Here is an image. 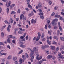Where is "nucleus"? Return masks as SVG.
I'll return each mask as SVG.
<instances>
[{
	"label": "nucleus",
	"mask_w": 64,
	"mask_h": 64,
	"mask_svg": "<svg viewBox=\"0 0 64 64\" xmlns=\"http://www.w3.org/2000/svg\"><path fill=\"white\" fill-rule=\"evenodd\" d=\"M25 38L24 36H22L20 37V38L21 39H22V41H25V38Z\"/></svg>",
	"instance_id": "1"
},
{
	"label": "nucleus",
	"mask_w": 64,
	"mask_h": 64,
	"mask_svg": "<svg viewBox=\"0 0 64 64\" xmlns=\"http://www.w3.org/2000/svg\"><path fill=\"white\" fill-rule=\"evenodd\" d=\"M51 24L52 25V26H55V25H57V23L56 22H55L52 20V22Z\"/></svg>",
	"instance_id": "2"
},
{
	"label": "nucleus",
	"mask_w": 64,
	"mask_h": 64,
	"mask_svg": "<svg viewBox=\"0 0 64 64\" xmlns=\"http://www.w3.org/2000/svg\"><path fill=\"white\" fill-rule=\"evenodd\" d=\"M10 28H11V26L9 25L8 26V27L7 28V30L8 32H10Z\"/></svg>",
	"instance_id": "3"
},
{
	"label": "nucleus",
	"mask_w": 64,
	"mask_h": 64,
	"mask_svg": "<svg viewBox=\"0 0 64 64\" xmlns=\"http://www.w3.org/2000/svg\"><path fill=\"white\" fill-rule=\"evenodd\" d=\"M31 22L32 23H34V24H35L36 23V21L35 20L32 19L31 20Z\"/></svg>",
	"instance_id": "4"
},
{
	"label": "nucleus",
	"mask_w": 64,
	"mask_h": 64,
	"mask_svg": "<svg viewBox=\"0 0 64 64\" xmlns=\"http://www.w3.org/2000/svg\"><path fill=\"white\" fill-rule=\"evenodd\" d=\"M30 57H34V53H30Z\"/></svg>",
	"instance_id": "5"
},
{
	"label": "nucleus",
	"mask_w": 64,
	"mask_h": 64,
	"mask_svg": "<svg viewBox=\"0 0 64 64\" xmlns=\"http://www.w3.org/2000/svg\"><path fill=\"white\" fill-rule=\"evenodd\" d=\"M52 58V56L51 55H48L47 56L46 58L48 59H51Z\"/></svg>",
	"instance_id": "6"
},
{
	"label": "nucleus",
	"mask_w": 64,
	"mask_h": 64,
	"mask_svg": "<svg viewBox=\"0 0 64 64\" xmlns=\"http://www.w3.org/2000/svg\"><path fill=\"white\" fill-rule=\"evenodd\" d=\"M20 62L21 63H22V62H23L24 61V60L22 59H20L19 60Z\"/></svg>",
	"instance_id": "7"
},
{
	"label": "nucleus",
	"mask_w": 64,
	"mask_h": 64,
	"mask_svg": "<svg viewBox=\"0 0 64 64\" xmlns=\"http://www.w3.org/2000/svg\"><path fill=\"white\" fill-rule=\"evenodd\" d=\"M8 60H10L12 59V57H11V56L10 55L8 56L7 58Z\"/></svg>",
	"instance_id": "8"
},
{
	"label": "nucleus",
	"mask_w": 64,
	"mask_h": 64,
	"mask_svg": "<svg viewBox=\"0 0 64 64\" xmlns=\"http://www.w3.org/2000/svg\"><path fill=\"white\" fill-rule=\"evenodd\" d=\"M12 59L14 61H16V59H17V57L15 56L13 57Z\"/></svg>",
	"instance_id": "9"
},
{
	"label": "nucleus",
	"mask_w": 64,
	"mask_h": 64,
	"mask_svg": "<svg viewBox=\"0 0 64 64\" xmlns=\"http://www.w3.org/2000/svg\"><path fill=\"white\" fill-rule=\"evenodd\" d=\"M11 2L10 1H9L8 4V5L7 6L8 8H9V7L10 6V5H11Z\"/></svg>",
	"instance_id": "10"
},
{
	"label": "nucleus",
	"mask_w": 64,
	"mask_h": 64,
	"mask_svg": "<svg viewBox=\"0 0 64 64\" xmlns=\"http://www.w3.org/2000/svg\"><path fill=\"white\" fill-rule=\"evenodd\" d=\"M60 31L59 30H57V35H60Z\"/></svg>",
	"instance_id": "11"
},
{
	"label": "nucleus",
	"mask_w": 64,
	"mask_h": 64,
	"mask_svg": "<svg viewBox=\"0 0 64 64\" xmlns=\"http://www.w3.org/2000/svg\"><path fill=\"white\" fill-rule=\"evenodd\" d=\"M53 38L54 39H56V40H58V38L57 37V36H55L53 37Z\"/></svg>",
	"instance_id": "12"
},
{
	"label": "nucleus",
	"mask_w": 64,
	"mask_h": 64,
	"mask_svg": "<svg viewBox=\"0 0 64 64\" xmlns=\"http://www.w3.org/2000/svg\"><path fill=\"white\" fill-rule=\"evenodd\" d=\"M50 47L52 50H54L55 49V46H51Z\"/></svg>",
	"instance_id": "13"
},
{
	"label": "nucleus",
	"mask_w": 64,
	"mask_h": 64,
	"mask_svg": "<svg viewBox=\"0 0 64 64\" xmlns=\"http://www.w3.org/2000/svg\"><path fill=\"white\" fill-rule=\"evenodd\" d=\"M55 17L56 18H59L60 17V15H58L56 14Z\"/></svg>",
	"instance_id": "14"
},
{
	"label": "nucleus",
	"mask_w": 64,
	"mask_h": 64,
	"mask_svg": "<svg viewBox=\"0 0 64 64\" xmlns=\"http://www.w3.org/2000/svg\"><path fill=\"white\" fill-rule=\"evenodd\" d=\"M23 16V17H24V15H23V14H22L20 16V20H22V16Z\"/></svg>",
	"instance_id": "15"
},
{
	"label": "nucleus",
	"mask_w": 64,
	"mask_h": 64,
	"mask_svg": "<svg viewBox=\"0 0 64 64\" xmlns=\"http://www.w3.org/2000/svg\"><path fill=\"white\" fill-rule=\"evenodd\" d=\"M20 47H22V48H25L26 47V46L24 45H20Z\"/></svg>",
	"instance_id": "16"
},
{
	"label": "nucleus",
	"mask_w": 64,
	"mask_h": 64,
	"mask_svg": "<svg viewBox=\"0 0 64 64\" xmlns=\"http://www.w3.org/2000/svg\"><path fill=\"white\" fill-rule=\"evenodd\" d=\"M58 20V19L57 18H55L52 21H54V22H57Z\"/></svg>",
	"instance_id": "17"
},
{
	"label": "nucleus",
	"mask_w": 64,
	"mask_h": 64,
	"mask_svg": "<svg viewBox=\"0 0 64 64\" xmlns=\"http://www.w3.org/2000/svg\"><path fill=\"white\" fill-rule=\"evenodd\" d=\"M1 36L2 37H4V34L3 32H2L1 33Z\"/></svg>",
	"instance_id": "18"
},
{
	"label": "nucleus",
	"mask_w": 64,
	"mask_h": 64,
	"mask_svg": "<svg viewBox=\"0 0 64 64\" xmlns=\"http://www.w3.org/2000/svg\"><path fill=\"white\" fill-rule=\"evenodd\" d=\"M47 41L48 44L49 45H50V44H51V42H50V41H49V40H47Z\"/></svg>",
	"instance_id": "19"
},
{
	"label": "nucleus",
	"mask_w": 64,
	"mask_h": 64,
	"mask_svg": "<svg viewBox=\"0 0 64 64\" xmlns=\"http://www.w3.org/2000/svg\"><path fill=\"white\" fill-rule=\"evenodd\" d=\"M48 0V3L50 5H51L52 4V2L50 0Z\"/></svg>",
	"instance_id": "20"
},
{
	"label": "nucleus",
	"mask_w": 64,
	"mask_h": 64,
	"mask_svg": "<svg viewBox=\"0 0 64 64\" xmlns=\"http://www.w3.org/2000/svg\"><path fill=\"white\" fill-rule=\"evenodd\" d=\"M33 13H31L29 14L28 15V16L29 17H31V16H32L33 15Z\"/></svg>",
	"instance_id": "21"
},
{
	"label": "nucleus",
	"mask_w": 64,
	"mask_h": 64,
	"mask_svg": "<svg viewBox=\"0 0 64 64\" xmlns=\"http://www.w3.org/2000/svg\"><path fill=\"white\" fill-rule=\"evenodd\" d=\"M28 7H29V8H30V9H33L32 8V6H31L30 5V4L28 5Z\"/></svg>",
	"instance_id": "22"
},
{
	"label": "nucleus",
	"mask_w": 64,
	"mask_h": 64,
	"mask_svg": "<svg viewBox=\"0 0 64 64\" xmlns=\"http://www.w3.org/2000/svg\"><path fill=\"white\" fill-rule=\"evenodd\" d=\"M38 7H40V8H41V7H42V4H41V3H39L38 4Z\"/></svg>",
	"instance_id": "23"
},
{
	"label": "nucleus",
	"mask_w": 64,
	"mask_h": 64,
	"mask_svg": "<svg viewBox=\"0 0 64 64\" xmlns=\"http://www.w3.org/2000/svg\"><path fill=\"white\" fill-rule=\"evenodd\" d=\"M33 59H34V57H32L30 59V60L32 62H33Z\"/></svg>",
	"instance_id": "24"
},
{
	"label": "nucleus",
	"mask_w": 64,
	"mask_h": 64,
	"mask_svg": "<svg viewBox=\"0 0 64 64\" xmlns=\"http://www.w3.org/2000/svg\"><path fill=\"white\" fill-rule=\"evenodd\" d=\"M21 12V11L20 9H18V11L17 12V13H20Z\"/></svg>",
	"instance_id": "25"
},
{
	"label": "nucleus",
	"mask_w": 64,
	"mask_h": 64,
	"mask_svg": "<svg viewBox=\"0 0 64 64\" xmlns=\"http://www.w3.org/2000/svg\"><path fill=\"white\" fill-rule=\"evenodd\" d=\"M42 63V61L41 60L38 62L37 63L38 64H41Z\"/></svg>",
	"instance_id": "26"
},
{
	"label": "nucleus",
	"mask_w": 64,
	"mask_h": 64,
	"mask_svg": "<svg viewBox=\"0 0 64 64\" xmlns=\"http://www.w3.org/2000/svg\"><path fill=\"white\" fill-rule=\"evenodd\" d=\"M40 39V37L38 36L37 37V38L36 40V41H38Z\"/></svg>",
	"instance_id": "27"
},
{
	"label": "nucleus",
	"mask_w": 64,
	"mask_h": 64,
	"mask_svg": "<svg viewBox=\"0 0 64 64\" xmlns=\"http://www.w3.org/2000/svg\"><path fill=\"white\" fill-rule=\"evenodd\" d=\"M7 41L8 43H10V38H8L7 40Z\"/></svg>",
	"instance_id": "28"
},
{
	"label": "nucleus",
	"mask_w": 64,
	"mask_h": 64,
	"mask_svg": "<svg viewBox=\"0 0 64 64\" xmlns=\"http://www.w3.org/2000/svg\"><path fill=\"white\" fill-rule=\"evenodd\" d=\"M27 49H28V50H29L31 52H34V50H31V49L30 48H27Z\"/></svg>",
	"instance_id": "29"
},
{
	"label": "nucleus",
	"mask_w": 64,
	"mask_h": 64,
	"mask_svg": "<svg viewBox=\"0 0 64 64\" xmlns=\"http://www.w3.org/2000/svg\"><path fill=\"white\" fill-rule=\"evenodd\" d=\"M47 38L48 39H48H50V40H51V39H52V36H50V37L49 38V37H48Z\"/></svg>",
	"instance_id": "30"
},
{
	"label": "nucleus",
	"mask_w": 64,
	"mask_h": 64,
	"mask_svg": "<svg viewBox=\"0 0 64 64\" xmlns=\"http://www.w3.org/2000/svg\"><path fill=\"white\" fill-rule=\"evenodd\" d=\"M23 50H20L19 52H18V54H20L21 53H22V52H23Z\"/></svg>",
	"instance_id": "31"
},
{
	"label": "nucleus",
	"mask_w": 64,
	"mask_h": 64,
	"mask_svg": "<svg viewBox=\"0 0 64 64\" xmlns=\"http://www.w3.org/2000/svg\"><path fill=\"white\" fill-rule=\"evenodd\" d=\"M40 17L42 19H44V16L42 15H40Z\"/></svg>",
	"instance_id": "32"
},
{
	"label": "nucleus",
	"mask_w": 64,
	"mask_h": 64,
	"mask_svg": "<svg viewBox=\"0 0 64 64\" xmlns=\"http://www.w3.org/2000/svg\"><path fill=\"white\" fill-rule=\"evenodd\" d=\"M10 20L11 23H13V20L12 19V18H10Z\"/></svg>",
	"instance_id": "33"
},
{
	"label": "nucleus",
	"mask_w": 64,
	"mask_h": 64,
	"mask_svg": "<svg viewBox=\"0 0 64 64\" xmlns=\"http://www.w3.org/2000/svg\"><path fill=\"white\" fill-rule=\"evenodd\" d=\"M60 39L61 40H62V41H64V38L61 37L60 38Z\"/></svg>",
	"instance_id": "34"
},
{
	"label": "nucleus",
	"mask_w": 64,
	"mask_h": 64,
	"mask_svg": "<svg viewBox=\"0 0 64 64\" xmlns=\"http://www.w3.org/2000/svg\"><path fill=\"white\" fill-rule=\"evenodd\" d=\"M11 14H16V12L14 11H12L11 12Z\"/></svg>",
	"instance_id": "35"
},
{
	"label": "nucleus",
	"mask_w": 64,
	"mask_h": 64,
	"mask_svg": "<svg viewBox=\"0 0 64 64\" xmlns=\"http://www.w3.org/2000/svg\"><path fill=\"white\" fill-rule=\"evenodd\" d=\"M1 55H7V54L6 53H2L1 54Z\"/></svg>",
	"instance_id": "36"
},
{
	"label": "nucleus",
	"mask_w": 64,
	"mask_h": 64,
	"mask_svg": "<svg viewBox=\"0 0 64 64\" xmlns=\"http://www.w3.org/2000/svg\"><path fill=\"white\" fill-rule=\"evenodd\" d=\"M57 28H58V26H54V29H57Z\"/></svg>",
	"instance_id": "37"
},
{
	"label": "nucleus",
	"mask_w": 64,
	"mask_h": 64,
	"mask_svg": "<svg viewBox=\"0 0 64 64\" xmlns=\"http://www.w3.org/2000/svg\"><path fill=\"white\" fill-rule=\"evenodd\" d=\"M34 51H36V47H34Z\"/></svg>",
	"instance_id": "38"
},
{
	"label": "nucleus",
	"mask_w": 64,
	"mask_h": 64,
	"mask_svg": "<svg viewBox=\"0 0 64 64\" xmlns=\"http://www.w3.org/2000/svg\"><path fill=\"white\" fill-rule=\"evenodd\" d=\"M6 27V25L2 26V29H4L5 28V27Z\"/></svg>",
	"instance_id": "39"
},
{
	"label": "nucleus",
	"mask_w": 64,
	"mask_h": 64,
	"mask_svg": "<svg viewBox=\"0 0 64 64\" xmlns=\"http://www.w3.org/2000/svg\"><path fill=\"white\" fill-rule=\"evenodd\" d=\"M26 54V58H28L29 57V56H28V55L27 53H25Z\"/></svg>",
	"instance_id": "40"
},
{
	"label": "nucleus",
	"mask_w": 64,
	"mask_h": 64,
	"mask_svg": "<svg viewBox=\"0 0 64 64\" xmlns=\"http://www.w3.org/2000/svg\"><path fill=\"white\" fill-rule=\"evenodd\" d=\"M22 58H23V59H26V58H25V56L24 55H22Z\"/></svg>",
	"instance_id": "41"
},
{
	"label": "nucleus",
	"mask_w": 64,
	"mask_h": 64,
	"mask_svg": "<svg viewBox=\"0 0 64 64\" xmlns=\"http://www.w3.org/2000/svg\"><path fill=\"white\" fill-rule=\"evenodd\" d=\"M38 35L39 37H41V34L40 32H38Z\"/></svg>",
	"instance_id": "42"
},
{
	"label": "nucleus",
	"mask_w": 64,
	"mask_h": 64,
	"mask_svg": "<svg viewBox=\"0 0 64 64\" xmlns=\"http://www.w3.org/2000/svg\"><path fill=\"white\" fill-rule=\"evenodd\" d=\"M6 10H7V13L8 14L9 13V8H6Z\"/></svg>",
	"instance_id": "43"
},
{
	"label": "nucleus",
	"mask_w": 64,
	"mask_h": 64,
	"mask_svg": "<svg viewBox=\"0 0 64 64\" xmlns=\"http://www.w3.org/2000/svg\"><path fill=\"white\" fill-rule=\"evenodd\" d=\"M0 45H3V46H4V44L3 42H0Z\"/></svg>",
	"instance_id": "44"
},
{
	"label": "nucleus",
	"mask_w": 64,
	"mask_h": 64,
	"mask_svg": "<svg viewBox=\"0 0 64 64\" xmlns=\"http://www.w3.org/2000/svg\"><path fill=\"white\" fill-rule=\"evenodd\" d=\"M26 16H25V17L24 18V20H23V21L24 22V21H25V20H26Z\"/></svg>",
	"instance_id": "45"
},
{
	"label": "nucleus",
	"mask_w": 64,
	"mask_h": 64,
	"mask_svg": "<svg viewBox=\"0 0 64 64\" xmlns=\"http://www.w3.org/2000/svg\"><path fill=\"white\" fill-rule=\"evenodd\" d=\"M60 58H61V59H63L64 58V57L62 56H61L59 57Z\"/></svg>",
	"instance_id": "46"
},
{
	"label": "nucleus",
	"mask_w": 64,
	"mask_h": 64,
	"mask_svg": "<svg viewBox=\"0 0 64 64\" xmlns=\"http://www.w3.org/2000/svg\"><path fill=\"white\" fill-rule=\"evenodd\" d=\"M7 48H8L9 49H11V47L9 45L7 46Z\"/></svg>",
	"instance_id": "47"
},
{
	"label": "nucleus",
	"mask_w": 64,
	"mask_h": 64,
	"mask_svg": "<svg viewBox=\"0 0 64 64\" xmlns=\"http://www.w3.org/2000/svg\"><path fill=\"white\" fill-rule=\"evenodd\" d=\"M4 22L6 24H7L8 23V21L7 20H5L4 21Z\"/></svg>",
	"instance_id": "48"
},
{
	"label": "nucleus",
	"mask_w": 64,
	"mask_h": 64,
	"mask_svg": "<svg viewBox=\"0 0 64 64\" xmlns=\"http://www.w3.org/2000/svg\"><path fill=\"white\" fill-rule=\"evenodd\" d=\"M44 37V33H43L42 35V36L41 37L42 38H43V37Z\"/></svg>",
	"instance_id": "49"
},
{
	"label": "nucleus",
	"mask_w": 64,
	"mask_h": 64,
	"mask_svg": "<svg viewBox=\"0 0 64 64\" xmlns=\"http://www.w3.org/2000/svg\"><path fill=\"white\" fill-rule=\"evenodd\" d=\"M47 23L48 24H50V20H48L47 21Z\"/></svg>",
	"instance_id": "50"
},
{
	"label": "nucleus",
	"mask_w": 64,
	"mask_h": 64,
	"mask_svg": "<svg viewBox=\"0 0 64 64\" xmlns=\"http://www.w3.org/2000/svg\"><path fill=\"white\" fill-rule=\"evenodd\" d=\"M58 27L60 30V31H61L62 30V28H61V27L60 26H59Z\"/></svg>",
	"instance_id": "51"
},
{
	"label": "nucleus",
	"mask_w": 64,
	"mask_h": 64,
	"mask_svg": "<svg viewBox=\"0 0 64 64\" xmlns=\"http://www.w3.org/2000/svg\"><path fill=\"white\" fill-rule=\"evenodd\" d=\"M45 29H47V24H46L45 25Z\"/></svg>",
	"instance_id": "52"
},
{
	"label": "nucleus",
	"mask_w": 64,
	"mask_h": 64,
	"mask_svg": "<svg viewBox=\"0 0 64 64\" xmlns=\"http://www.w3.org/2000/svg\"><path fill=\"white\" fill-rule=\"evenodd\" d=\"M58 6H55L54 8V10H57V9H58Z\"/></svg>",
	"instance_id": "53"
},
{
	"label": "nucleus",
	"mask_w": 64,
	"mask_h": 64,
	"mask_svg": "<svg viewBox=\"0 0 64 64\" xmlns=\"http://www.w3.org/2000/svg\"><path fill=\"white\" fill-rule=\"evenodd\" d=\"M46 53H47V54H49V50H48L46 51Z\"/></svg>",
	"instance_id": "54"
},
{
	"label": "nucleus",
	"mask_w": 64,
	"mask_h": 64,
	"mask_svg": "<svg viewBox=\"0 0 64 64\" xmlns=\"http://www.w3.org/2000/svg\"><path fill=\"white\" fill-rule=\"evenodd\" d=\"M56 50L57 51H58L59 50V47H57L56 48Z\"/></svg>",
	"instance_id": "55"
},
{
	"label": "nucleus",
	"mask_w": 64,
	"mask_h": 64,
	"mask_svg": "<svg viewBox=\"0 0 64 64\" xmlns=\"http://www.w3.org/2000/svg\"><path fill=\"white\" fill-rule=\"evenodd\" d=\"M2 60V62H4L5 61V58H3Z\"/></svg>",
	"instance_id": "56"
},
{
	"label": "nucleus",
	"mask_w": 64,
	"mask_h": 64,
	"mask_svg": "<svg viewBox=\"0 0 64 64\" xmlns=\"http://www.w3.org/2000/svg\"><path fill=\"white\" fill-rule=\"evenodd\" d=\"M48 33L49 34H50V35H51V32H50V31H48Z\"/></svg>",
	"instance_id": "57"
},
{
	"label": "nucleus",
	"mask_w": 64,
	"mask_h": 64,
	"mask_svg": "<svg viewBox=\"0 0 64 64\" xmlns=\"http://www.w3.org/2000/svg\"><path fill=\"white\" fill-rule=\"evenodd\" d=\"M51 58H52L53 59V60H54V59H55V56H52V57Z\"/></svg>",
	"instance_id": "58"
},
{
	"label": "nucleus",
	"mask_w": 64,
	"mask_h": 64,
	"mask_svg": "<svg viewBox=\"0 0 64 64\" xmlns=\"http://www.w3.org/2000/svg\"><path fill=\"white\" fill-rule=\"evenodd\" d=\"M18 33L20 34H21L22 33V32H21V31L20 30L18 31Z\"/></svg>",
	"instance_id": "59"
},
{
	"label": "nucleus",
	"mask_w": 64,
	"mask_h": 64,
	"mask_svg": "<svg viewBox=\"0 0 64 64\" xmlns=\"http://www.w3.org/2000/svg\"><path fill=\"white\" fill-rule=\"evenodd\" d=\"M60 1H61V2L62 3V4H63V3H64V1H63V0H61Z\"/></svg>",
	"instance_id": "60"
},
{
	"label": "nucleus",
	"mask_w": 64,
	"mask_h": 64,
	"mask_svg": "<svg viewBox=\"0 0 64 64\" xmlns=\"http://www.w3.org/2000/svg\"><path fill=\"white\" fill-rule=\"evenodd\" d=\"M52 43L54 44H57V42H53Z\"/></svg>",
	"instance_id": "61"
},
{
	"label": "nucleus",
	"mask_w": 64,
	"mask_h": 64,
	"mask_svg": "<svg viewBox=\"0 0 64 64\" xmlns=\"http://www.w3.org/2000/svg\"><path fill=\"white\" fill-rule=\"evenodd\" d=\"M14 63L15 64H18V62L17 61H15Z\"/></svg>",
	"instance_id": "62"
},
{
	"label": "nucleus",
	"mask_w": 64,
	"mask_h": 64,
	"mask_svg": "<svg viewBox=\"0 0 64 64\" xmlns=\"http://www.w3.org/2000/svg\"><path fill=\"white\" fill-rule=\"evenodd\" d=\"M8 37H9L10 38H12V35H9L8 36Z\"/></svg>",
	"instance_id": "63"
},
{
	"label": "nucleus",
	"mask_w": 64,
	"mask_h": 64,
	"mask_svg": "<svg viewBox=\"0 0 64 64\" xmlns=\"http://www.w3.org/2000/svg\"><path fill=\"white\" fill-rule=\"evenodd\" d=\"M61 14H62V15H63V16H64V12H61Z\"/></svg>",
	"instance_id": "64"
}]
</instances>
